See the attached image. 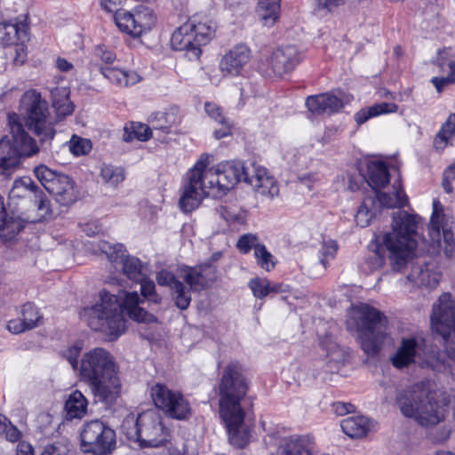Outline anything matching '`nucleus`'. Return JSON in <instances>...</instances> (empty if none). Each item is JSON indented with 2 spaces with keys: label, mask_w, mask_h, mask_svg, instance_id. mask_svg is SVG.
Instances as JSON below:
<instances>
[{
  "label": "nucleus",
  "mask_w": 455,
  "mask_h": 455,
  "mask_svg": "<svg viewBox=\"0 0 455 455\" xmlns=\"http://www.w3.org/2000/svg\"><path fill=\"white\" fill-rule=\"evenodd\" d=\"M432 329L443 341L444 350L450 362L441 359L438 352L431 351L421 358V345L415 337L403 338L395 353L391 357L392 364L403 369L418 363L421 367L437 368L446 365L455 370V303L450 293L442 294L434 304L431 315Z\"/></svg>",
  "instance_id": "obj_1"
},
{
  "label": "nucleus",
  "mask_w": 455,
  "mask_h": 455,
  "mask_svg": "<svg viewBox=\"0 0 455 455\" xmlns=\"http://www.w3.org/2000/svg\"><path fill=\"white\" fill-rule=\"evenodd\" d=\"M143 302L137 291H119L117 295L107 291L100 292V302L84 307L80 318L96 331H100L116 339L125 331L124 312L138 323H154L157 318L140 307Z\"/></svg>",
  "instance_id": "obj_2"
},
{
  "label": "nucleus",
  "mask_w": 455,
  "mask_h": 455,
  "mask_svg": "<svg viewBox=\"0 0 455 455\" xmlns=\"http://www.w3.org/2000/svg\"><path fill=\"white\" fill-rule=\"evenodd\" d=\"M211 158V155H201L195 165L188 171L180 199H218L225 196L237 182H245L251 166L246 167L239 161H229L219 164L214 169L206 172Z\"/></svg>",
  "instance_id": "obj_3"
},
{
  "label": "nucleus",
  "mask_w": 455,
  "mask_h": 455,
  "mask_svg": "<svg viewBox=\"0 0 455 455\" xmlns=\"http://www.w3.org/2000/svg\"><path fill=\"white\" fill-rule=\"evenodd\" d=\"M392 230L376 236L369 244L371 254L367 257L366 264L371 270H377L384 265L385 251H387L393 268L400 271L418 245L419 218L399 210L392 213Z\"/></svg>",
  "instance_id": "obj_4"
},
{
  "label": "nucleus",
  "mask_w": 455,
  "mask_h": 455,
  "mask_svg": "<svg viewBox=\"0 0 455 455\" xmlns=\"http://www.w3.org/2000/svg\"><path fill=\"white\" fill-rule=\"evenodd\" d=\"M248 391L247 381L238 363L231 362L223 370L219 384L220 416L224 421L229 443L239 449L251 440V429L244 422L243 401Z\"/></svg>",
  "instance_id": "obj_5"
},
{
  "label": "nucleus",
  "mask_w": 455,
  "mask_h": 455,
  "mask_svg": "<svg viewBox=\"0 0 455 455\" xmlns=\"http://www.w3.org/2000/svg\"><path fill=\"white\" fill-rule=\"evenodd\" d=\"M79 375L96 402L111 405L120 396L118 367L113 355L105 348L96 347L83 355Z\"/></svg>",
  "instance_id": "obj_6"
},
{
  "label": "nucleus",
  "mask_w": 455,
  "mask_h": 455,
  "mask_svg": "<svg viewBox=\"0 0 455 455\" xmlns=\"http://www.w3.org/2000/svg\"><path fill=\"white\" fill-rule=\"evenodd\" d=\"M395 403L404 417L413 419L423 427L435 426L445 418V404L436 401L423 382L400 390Z\"/></svg>",
  "instance_id": "obj_7"
},
{
  "label": "nucleus",
  "mask_w": 455,
  "mask_h": 455,
  "mask_svg": "<svg viewBox=\"0 0 455 455\" xmlns=\"http://www.w3.org/2000/svg\"><path fill=\"white\" fill-rule=\"evenodd\" d=\"M216 267L210 263L196 267H188L184 271L182 278L189 288L177 279L173 273L166 269H162L156 274V282L160 286H166L170 289L174 304L178 308L186 310L191 302V290L201 291L209 287L216 280Z\"/></svg>",
  "instance_id": "obj_8"
},
{
  "label": "nucleus",
  "mask_w": 455,
  "mask_h": 455,
  "mask_svg": "<svg viewBox=\"0 0 455 455\" xmlns=\"http://www.w3.org/2000/svg\"><path fill=\"white\" fill-rule=\"evenodd\" d=\"M7 120L12 140L8 137L0 140V180L11 176L21 156H31L39 151L36 141L25 131L20 115L9 113Z\"/></svg>",
  "instance_id": "obj_9"
},
{
  "label": "nucleus",
  "mask_w": 455,
  "mask_h": 455,
  "mask_svg": "<svg viewBox=\"0 0 455 455\" xmlns=\"http://www.w3.org/2000/svg\"><path fill=\"white\" fill-rule=\"evenodd\" d=\"M20 110L25 126L39 139L41 146L50 145L56 134L55 120L41 93L36 90L25 92L20 101Z\"/></svg>",
  "instance_id": "obj_10"
},
{
  "label": "nucleus",
  "mask_w": 455,
  "mask_h": 455,
  "mask_svg": "<svg viewBox=\"0 0 455 455\" xmlns=\"http://www.w3.org/2000/svg\"><path fill=\"white\" fill-rule=\"evenodd\" d=\"M125 436L139 443L141 448L161 447L168 441V431L164 427L162 416L154 409L140 413L136 418L128 415L122 424Z\"/></svg>",
  "instance_id": "obj_11"
},
{
  "label": "nucleus",
  "mask_w": 455,
  "mask_h": 455,
  "mask_svg": "<svg viewBox=\"0 0 455 455\" xmlns=\"http://www.w3.org/2000/svg\"><path fill=\"white\" fill-rule=\"evenodd\" d=\"M351 320L359 332L362 349L368 355H377L386 336L387 317L375 307L361 303L353 308Z\"/></svg>",
  "instance_id": "obj_12"
},
{
  "label": "nucleus",
  "mask_w": 455,
  "mask_h": 455,
  "mask_svg": "<svg viewBox=\"0 0 455 455\" xmlns=\"http://www.w3.org/2000/svg\"><path fill=\"white\" fill-rule=\"evenodd\" d=\"M215 25L205 18L193 16L172 34L171 44L175 51H185L190 60H196L202 53L201 47L214 36Z\"/></svg>",
  "instance_id": "obj_13"
},
{
  "label": "nucleus",
  "mask_w": 455,
  "mask_h": 455,
  "mask_svg": "<svg viewBox=\"0 0 455 455\" xmlns=\"http://www.w3.org/2000/svg\"><path fill=\"white\" fill-rule=\"evenodd\" d=\"M81 447L86 453L110 455L116 449V432L101 420H91L80 432Z\"/></svg>",
  "instance_id": "obj_14"
},
{
  "label": "nucleus",
  "mask_w": 455,
  "mask_h": 455,
  "mask_svg": "<svg viewBox=\"0 0 455 455\" xmlns=\"http://www.w3.org/2000/svg\"><path fill=\"white\" fill-rule=\"evenodd\" d=\"M388 168L383 161L371 160L367 163L365 180L375 193V199H408L401 183L400 176L395 179L388 191H383L389 182Z\"/></svg>",
  "instance_id": "obj_15"
},
{
  "label": "nucleus",
  "mask_w": 455,
  "mask_h": 455,
  "mask_svg": "<svg viewBox=\"0 0 455 455\" xmlns=\"http://www.w3.org/2000/svg\"><path fill=\"white\" fill-rule=\"evenodd\" d=\"M150 395L156 407L172 419H186L191 414L190 404L184 395L180 391L170 389L164 384L153 385Z\"/></svg>",
  "instance_id": "obj_16"
},
{
  "label": "nucleus",
  "mask_w": 455,
  "mask_h": 455,
  "mask_svg": "<svg viewBox=\"0 0 455 455\" xmlns=\"http://www.w3.org/2000/svg\"><path fill=\"white\" fill-rule=\"evenodd\" d=\"M302 54L293 45L277 48L269 57L261 59L259 69L267 76L291 72L301 61Z\"/></svg>",
  "instance_id": "obj_17"
},
{
  "label": "nucleus",
  "mask_w": 455,
  "mask_h": 455,
  "mask_svg": "<svg viewBox=\"0 0 455 455\" xmlns=\"http://www.w3.org/2000/svg\"><path fill=\"white\" fill-rule=\"evenodd\" d=\"M34 173L41 185L52 196H60L73 188V181L68 175L54 172L46 165L36 167Z\"/></svg>",
  "instance_id": "obj_18"
},
{
  "label": "nucleus",
  "mask_w": 455,
  "mask_h": 455,
  "mask_svg": "<svg viewBox=\"0 0 455 455\" xmlns=\"http://www.w3.org/2000/svg\"><path fill=\"white\" fill-rule=\"evenodd\" d=\"M251 52L244 44L233 46L220 61V70L223 76H236L242 74L250 61Z\"/></svg>",
  "instance_id": "obj_19"
},
{
  "label": "nucleus",
  "mask_w": 455,
  "mask_h": 455,
  "mask_svg": "<svg viewBox=\"0 0 455 455\" xmlns=\"http://www.w3.org/2000/svg\"><path fill=\"white\" fill-rule=\"evenodd\" d=\"M429 226L430 234L433 237L439 236L442 230L443 241L440 243V247L447 258L452 259L455 254V239L444 222V215L440 201H433V213Z\"/></svg>",
  "instance_id": "obj_20"
},
{
  "label": "nucleus",
  "mask_w": 455,
  "mask_h": 455,
  "mask_svg": "<svg viewBox=\"0 0 455 455\" xmlns=\"http://www.w3.org/2000/svg\"><path fill=\"white\" fill-rule=\"evenodd\" d=\"M245 182L253 188L258 196L273 198L278 196L279 188L275 180L262 166L251 164V171L249 176H245Z\"/></svg>",
  "instance_id": "obj_21"
},
{
  "label": "nucleus",
  "mask_w": 455,
  "mask_h": 455,
  "mask_svg": "<svg viewBox=\"0 0 455 455\" xmlns=\"http://www.w3.org/2000/svg\"><path fill=\"white\" fill-rule=\"evenodd\" d=\"M121 248V245L118 246V249L115 247L114 251L108 254L110 263L115 268L120 269L131 281L142 280L146 274L144 265L138 258L126 255Z\"/></svg>",
  "instance_id": "obj_22"
},
{
  "label": "nucleus",
  "mask_w": 455,
  "mask_h": 455,
  "mask_svg": "<svg viewBox=\"0 0 455 455\" xmlns=\"http://www.w3.org/2000/svg\"><path fill=\"white\" fill-rule=\"evenodd\" d=\"M392 201H362L355 216V222L361 228L370 225L371 221L388 208H398L402 210L408 201H395L396 204H390Z\"/></svg>",
  "instance_id": "obj_23"
},
{
  "label": "nucleus",
  "mask_w": 455,
  "mask_h": 455,
  "mask_svg": "<svg viewBox=\"0 0 455 455\" xmlns=\"http://www.w3.org/2000/svg\"><path fill=\"white\" fill-rule=\"evenodd\" d=\"M436 65L439 68L440 76L433 77L431 82L441 92L443 88L455 83V55L450 49H443L438 52Z\"/></svg>",
  "instance_id": "obj_24"
},
{
  "label": "nucleus",
  "mask_w": 455,
  "mask_h": 455,
  "mask_svg": "<svg viewBox=\"0 0 455 455\" xmlns=\"http://www.w3.org/2000/svg\"><path fill=\"white\" fill-rule=\"evenodd\" d=\"M342 92L339 94L326 92L318 95L308 96L306 106L313 114H332L343 108Z\"/></svg>",
  "instance_id": "obj_25"
},
{
  "label": "nucleus",
  "mask_w": 455,
  "mask_h": 455,
  "mask_svg": "<svg viewBox=\"0 0 455 455\" xmlns=\"http://www.w3.org/2000/svg\"><path fill=\"white\" fill-rule=\"evenodd\" d=\"M407 278L416 286L434 289L439 283L441 274L434 271L431 264H417L412 267Z\"/></svg>",
  "instance_id": "obj_26"
},
{
  "label": "nucleus",
  "mask_w": 455,
  "mask_h": 455,
  "mask_svg": "<svg viewBox=\"0 0 455 455\" xmlns=\"http://www.w3.org/2000/svg\"><path fill=\"white\" fill-rule=\"evenodd\" d=\"M24 228L21 219L9 214L4 205V201H0V236L4 242L13 240L16 235Z\"/></svg>",
  "instance_id": "obj_27"
},
{
  "label": "nucleus",
  "mask_w": 455,
  "mask_h": 455,
  "mask_svg": "<svg viewBox=\"0 0 455 455\" xmlns=\"http://www.w3.org/2000/svg\"><path fill=\"white\" fill-rule=\"evenodd\" d=\"M100 73L109 82L120 87L133 85L140 80V76L137 72L126 71L116 68L102 67L100 68Z\"/></svg>",
  "instance_id": "obj_28"
},
{
  "label": "nucleus",
  "mask_w": 455,
  "mask_h": 455,
  "mask_svg": "<svg viewBox=\"0 0 455 455\" xmlns=\"http://www.w3.org/2000/svg\"><path fill=\"white\" fill-rule=\"evenodd\" d=\"M34 207L36 215L28 217V221L31 223L49 220L60 213L59 201H34Z\"/></svg>",
  "instance_id": "obj_29"
},
{
  "label": "nucleus",
  "mask_w": 455,
  "mask_h": 455,
  "mask_svg": "<svg viewBox=\"0 0 455 455\" xmlns=\"http://www.w3.org/2000/svg\"><path fill=\"white\" fill-rule=\"evenodd\" d=\"M88 402L82 392L75 390L65 403L66 418L68 419H81L86 413Z\"/></svg>",
  "instance_id": "obj_30"
},
{
  "label": "nucleus",
  "mask_w": 455,
  "mask_h": 455,
  "mask_svg": "<svg viewBox=\"0 0 455 455\" xmlns=\"http://www.w3.org/2000/svg\"><path fill=\"white\" fill-rule=\"evenodd\" d=\"M310 439L306 435H292L280 447L281 455H310Z\"/></svg>",
  "instance_id": "obj_31"
},
{
  "label": "nucleus",
  "mask_w": 455,
  "mask_h": 455,
  "mask_svg": "<svg viewBox=\"0 0 455 455\" xmlns=\"http://www.w3.org/2000/svg\"><path fill=\"white\" fill-rule=\"evenodd\" d=\"M134 22L136 23L135 33L140 36L149 31L156 22V17L154 12L147 6H138L132 11Z\"/></svg>",
  "instance_id": "obj_32"
},
{
  "label": "nucleus",
  "mask_w": 455,
  "mask_h": 455,
  "mask_svg": "<svg viewBox=\"0 0 455 455\" xmlns=\"http://www.w3.org/2000/svg\"><path fill=\"white\" fill-rule=\"evenodd\" d=\"M341 428L349 437L360 438L369 431V419L363 416L349 417L342 420Z\"/></svg>",
  "instance_id": "obj_33"
},
{
  "label": "nucleus",
  "mask_w": 455,
  "mask_h": 455,
  "mask_svg": "<svg viewBox=\"0 0 455 455\" xmlns=\"http://www.w3.org/2000/svg\"><path fill=\"white\" fill-rule=\"evenodd\" d=\"M38 186L29 177L15 180L9 194V199H22L37 196Z\"/></svg>",
  "instance_id": "obj_34"
},
{
  "label": "nucleus",
  "mask_w": 455,
  "mask_h": 455,
  "mask_svg": "<svg viewBox=\"0 0 455 455\" xmlns=\"http://www.w3.org/2000/svg\"><path fill=\"white\" fill-rule=\"evenodd\" d=\"M398 107L395 103L381 102L361 109L355 115V120L358 124H363L371 117L381 114L395 113Z\"/></svg>",
  "instance_id": "obj_35"
},
{
  "label": "nucleus",
  "mask_w": 455,
  "mask_h": 455,
  "mask_svg": "<svg viewBox=\"0 0 455 455\" xmlns=\"http://www.w3.org/2000/svg\"><path fill=\"white\" fill-rule=\"evenodd\" d=\"M281 0H259L257 12L265 26L274 25L278 19Z\"/></svg>",
  "instance_id": "obj_36"
},
{
  "label": "nucleus",
  "mask_w": 455,
  "mask_h": 455,
  "mask_svg": "<svg viewBox=\"0 0 455 455\" xmlns=\"http://www.w3.org/2000/svg\"><path fill=\"white\" fill-rule=\"evenodd\" d=\"M253 296L257 299H264L271 292L277 293L281 291V286L277 283H272L267 278L254 277L248 283Z\"/></svg>",
  "instance_id": "obj_37"
},
{
  "label": "nucleus",
  "mask_w": 455,
  "mask_h": 455,
  "mask_svg": "<svg viewBox=\"0 0 455 455\" xmlns=\"http://www.w3.org/2000/svg\"><path fill=\"white\" fill-rule=\"evenodd\" d=\"M1 37L4 44H13L15 39L20 42L28 40V33L23 24H4L0 27Z\"/></svg>",
  "instance_id": "obj_38"
},
{
  "label": "nucleus",
  "mask_w": 455,
  "mask_h": 455,
  "mask_svg": "<svg viewBox=\"0 0 455 455\" xmlns=\"http://www.w3.org/2000/svg\"><path fill=\"white\" fill-rule=\"evenodd\" d=\"M453 134H455V113L449 116L435 137L434 146L435 149L443 150Z\"/></svg>",
  "instance_id": "obj_39"
},
{
  "label": "nucleus",
  "mask_w": 455,
  "mask_h": 455,
  "mask_svg": "<svg viewBox=\"0 0 455 455\" xmlns=\"http://www.w3.org/2000/svg\"><path fill=\"white\" fill-rule=\"evenodd\" d=\"M321 347L326 352L330 362L336 364H343L347 359V354L331 337H325L320 341Z\"/></svg>",
  "instance_id": "obj_40"
},
{
  "label": "nucleus",
  "mask_w": 455,
  "mask_h": 455,
  "mask_svg": "<svg viewBox=\"0 0 455 455\" xmlns=\"http://www.w3.org/2000/svg\"><path fill=\"white\" fill-rule=\"evenodd\" d=\"M114 21L120 31L126 33L133 37H139L140 35L135 33L134 18L132 12L125 10H117L114 14Z\"/></svg>",
  "instance_id": "obj_41"
},
{
  "label": "nucleus",
  "mask_w": 455,
  "mask_h": 455,
  "mask_svg": "<svg viewBox=\"0 0 455 455\" xmlns=\"http://www.w3.org/2000/svg\"><path fill=\"white\" fill-rule=\"evenodd\" d=\"M152 137V130L148 125L141 123H132L131 127H125L124 132V140L132 141L137 139L140 141H146Z\"/></svg>",
  "instance_id": "obj_42"
},
{
  "label": "nucleus",
  "mask_w": 455,
  "mask_h": 455,
  "mask_svg": "<svg viewBox=\"0 0 455 455\" xmlns=\"http://www.w3.org/2000/svg\"><path fill=\"white\" fill-rule=\"evenodd\" d=\"M100 178L109 187H116L124 180V172L122 168L110 164H103L100 168Z\"/></svg>",
  "instance_id": "obj_43"
},
{
  "label": "nucleus",
  "mask_w": 455,
  "mask_h": 455,
  "mask_svg": "<svg viewBox=\"0 0 455 455\" xmlns=\"http://www.w3.org/2000/svg\"><path fill=\"white\" fill-rule=\"evenodd\" d=\"M226 204L220 207V214L227 222L244 223L245 212L232 204V201H225Z\"/></svg>",
  "instance_id": "obj_44"
},
{
  "label": "nucleus",
  "mask_w": 455,
  "mask_h": 455,
  "mask_svg": "<svg viewBox=\"0 0 455 455\" xmlns=\"http://www.w3.org/2000/svg\"><path fill=\"white\" fill-rule=\"evenodd\" d=\"M21 317L29 330L36 327L42 319V315L32 303H26L21 309Z\"/></svg>",
  "instance_id": "obj_45"
},
{
  "label": "nucleus",
  "mask_w": 455,
  "mask_h": 455,
  "mask_svg": "<svg viewBox=\"0 0 455 455\" xmlns=\"http://www.w3.org/2000/svg\"><path fill=\"white\" fill-rule=\"evenodd\" d=\"M338 244L334 240H324L319 250V262L326 268L329 261L333 259L338 251Z\"/></svg>",
  "instance_id": "obj_46"
},
{
  "label": "nucleus",
  "mask_w": 455,
  "mask_h": 455,
  "mask_svg": "<svg viewBox=\"0 0 455 455\" xmlns=\"http://www.w3.org/2000/svg\"><path fill=\"white\" fill-rule=\"evenodd\" d=\"M254 257L256 259L257 264L266 271L272 270L275 266L273 255L262 243L255 248Z\"/></svg>",
  "instance_id": "obj_47"
},
{
  "label": "nucleus",
  "mask_w": 455,
  "mask_h": 455,
  "mask_svg": "<svg viewBox=\"0 0 455 455\" xmlns=\"http://www.w3.org/2000/svg\"><path fill=\"white\" fill-rule=\"evenodd\" d=\"M136 283L140 285V292L141 295L145 299H149L151 301L155 303H159L162 298L156 293V285L152 280L147 278V275H143V279L137 281Z\"/></svg>",
  "instance_id": "obj_48"
},
{
  "label": "nucleus",
  "mask_w": 455,
  "mask_h": 455,
  "mask_svg": "<svg viewBox=\"0 0 455 455\" xmlns=\"http://www.w3.org/2000/svg\"><path fill=\"white\" fill-rule=\"evenodd\" d=\"M260 244L257 235L248 233L239 237L236 247L240 252L247 254L252 248L255 250V248Z\"/></svg>",
  "instance_id": "obj_49"
},
{
  "label": "nucleus",
  "mask_w": 455,
  "mask_h": 455,
  "mask_svg": "<svg viewBox=\"0 0 455 455\" xmlns=\"http://www.w3.org/2000/svg\"><path fill=\"white\" fill-rule=\"evenodd\" d=\"M82 347L78 344L68 347L64 352L63 356L68 361L74 370H79L80 363L78 356L80 355Z\"/></svg>",
  "instance_id": "obj_50"
},
{
  "label": "nucleus",
  "mask_w": 455,
  "mask_h": 455,
  "mask_svg": "<svg viewBox=\"0 0 455 455\" xmlns=\"http://www.w3.org/2000/svg\"><path fill=\"white\" fill-rule=\"evenodd\" d=\"M91 149V142L87 140L73 137L70 150L76 156L87 154Z\"/></svg>",
  "instance_id": "obj_51"
},
{
  "label": "nucleus",
  "mask_w": 455,
  "mask_h": 455,
  "mask_svg": "<svg viewBox=\"0 0 455 455\" xmlns=\"http://www.w3.org/2000/svg\"><path fill=\"white\" fill-rule=\"evenodd\" d=\"M204 109L211 118L214 119L217 123L220 124H224L226 123V120H228L224 116L222 109L215 103L206 102L204 104Z\"/></svg>",
  "instance_id": "obj_52"
},
{
  "label": "nucleus",
  "mask_w": 455,
  "mask_h": 455,
  "mask_svg": "<svg viewBox=\"0 0 455 455\" xmlns=\"http://www.w3.org/2000/svg\"><path fill=\"white\" fill-rule=\"evenodd\" d=\"M52 98V106L58 101L59 105L71 103L69 100V91L66 87H56L51 91Z\"/></svg>",
  "instance_id": "obj_53"
},
{
  "label": "nucleus",
  "mask_w": 455,
  "mask_h": 455,
  "mask_svg": "<svg viewBox=\"0 0 455 455\" xmlns=\"http://www.w3.org/2000/svg\"><path fill=\"white\" fill-rule=\"evenodd\" d=\"M455 180V162L449 165L443 172L442 186L447 193L452 191L451 181Z\"/></svg>",
  "instance_id": "obj_54"
},
{
  "label": "nucleus",
  "mask_w": 455,
  "mask_h": 455,
  "mask_svg": "<svg viewBox=\"0 0 455 455\" xmlns=\"http://www.w3.org/2000/svg\"><path fill=\"white\" fill-rule=\"evenodd\" d=\"M95 54L106 64H110L116 60V54L106 46H97L95 49Z\"/></svg>",
  "instance_id": "obj_55"
},
{
  "label": "nucleus",
  "mask_w": 455,
  "mask_h": 455,
  "mask_svg": "<svg viewBox=\"0 0 455 455\" xmlns=\"http://www.w3.org/2000/svg\"><path fill=\"white\" fill-rule=\"evenodd\" d=\"M40 455H68V451L60 444H48L44 447Z\"/></svg>",
  "instance_id": "obj_56"
},
{
  "label": "nucleus",
  "mask_w": 455,
  "mask_h": 455,
  "mask_svg": "<svg viewBox=\"0 0 455 455\" xmlns=\"http://www.w3.org/2000/svg\"><path fill=\"white\" fill-rule=\"evenodd\" d=\"M7 329L14 334H19L27 330H29L26 323L23 322L22 317L10 320L7 323Z\"/></svg>",
  "instance_id": "obj_57"
},
{
  "label": "nucleus",
  "mask_w": 455,
  "mask_h": 455,
  "mask_svg": "<svg viewBox=\"0 0 455 455\" xmlns=\"http://www.w3.org/2000/svg\"><path fill=\"white\" fill-rule=\"evenodd\" d=\"M14 61L17 64L22 65L25 62L27 52H26V46L24 45L23 42L21 43H14Z\"/></svg>",
  "instance_id": "obj_58"
},
{
  "label": "nucleus",
  "mask_w": 455,
  "mask_h": 455,
  "mask_svg": "<svg viewBox=\"0 0 455 455\" xmlns=\"http://www.w3.org/2000/svg\"><path fill=\"white\" fill-rule=\"evenodd\" d=\"M57 116L65 117L68 115H71L74 111L73 103H66L59 105L58 101L55 103V107H53Z\"/></svg>",
  "instance_id": "obj_59"
},
{
  "label": "nucleus",
  "mask_w": 455,
  "mask_h": 455,
  "mask_svg": "<svg viewBox=\"0 0 455 455\" xmlns=\"http://www.w3.org/2000/svg\"><path fill=\"white\" fill-rule=\"evenodd\" d=\"M161 446H163L162 450L156 455H194L188 454L186 451L180 454V451L176 447L167 442H165Z\"/></svg>",
  "instance_id": "obj_60"
},
{
  "label": "nucleus",
  "mask_w": 455,
  "mask_h": 455,
  "mask_svg": "<svg viewBox=\"0 0 455 455\" xmlns=\"http://www.w3.org/2000/svg\"><path fill=\"white\" fill-rule=\"evenodd\" d=\"M332 406L335 413L339 416L345 415L354 411V405L351 403L339 402L334 403Z\"/></svg>",
  "instance_id": "obj_61"
},
{
  "label": "nucleus",
  "mask_w": 455,
  "mask_h": 455,
  "mask_svg": "<svg viewBox=\"0 0 455 455\" xmlns=\"http://www.w3.org/2000/svg\"><path fill=\"white\" fill-rule=\"evenodd\" d=\"M201 201H178L179 208L185 213L191 212L198 208Z\"/></svg>",
  "instance_id": "obj_62"
},
{
  "label": "nucleus",
  "mask_w": 455,
  "mask_h": 455,
  "mask_svg": "<svg viewBox=\"0 0 455 455\" xmlns=\"http://www.w3.org/2000/svg\"><path fill=\"white\" fill-rule=\"evenodd\" d=\"M5 437L10 442H17L20 439V432L14 426H6V430L4 431Z\"/></svg>",
  "instance_id": "obj_63"
},
{
  "label": "nucleus",
  "mask_w": 455,
  "mask_h": 455,
  "mask_svg": "<svg viewBox=\"0 0 455 455\" xmlns=\"http://www.w3.org/2000/svg\"><path fill=\"white\" fill-rule=\"evenodd\" d=\"M17 455H34V450L31 444L26 442L19 443L16 449Z\"/></svg>",
  "instance_id": "obj_64"
}]
</instances>
